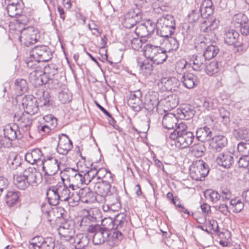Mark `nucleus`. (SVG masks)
Returning <instances> with one entry per match:
<instances>
[{"mask_svg":"<svg viewBox=\"0 0 249 249\" xmlns=\"http://www.w3.org/2000/svg\"><path fill=\"white\" fill-rule=\"evenodd\" d=\"M176 29L175 20L171 15H163L158 18L156 23V32L159 36L169 37Z\"/></svg>","mask_w":249,"mask_h":249,"instance_id":"obj_1","label":"nucleus"},{"mask_svg":"<svg viewBox=\"0 0 249 249\" xmlns=\"http://www.w3.org/2000/svg\"><path fill=\"white\" fill-rule=\"evenodd\" d=\"M167 51L160 46L147 44L144 47L145 56L154 63L159 65L163 63L166 59Z\"/></svg>","mask_w":249,"mask_h":249,"instance_id":"obj_2","label":"nucleus"},{"mask_svg":"<svg viewBox=\"0 0 249 249\" xmlns=\"http://www.w3.org/2000/svg\"><path fill=\"white\" fill-rule=\"evenodd\" d=\"M190 175L193 179L202 180L208 175L209 168L203 160H197L190 166Z\"/></svg>","mask_w":249,"mask_h":249,"instance_id":"obj_3","label":"nucleus"},{"mask_svg":"<svg viewBox=\"0 0 249 249\" xmlns=\"http://www.w3.org/2000/svg\"><path fill=\"white\" fill-rule=\"evenodd\" d=\"M128 218L124 213H120L116 215L114 218L115 231H113L112 237L119 241H121L124 238L123 232L124 231L127 226Z\"/></svg>","mask_w":249,"mask_h":249,"instance_id":"obj_4","label":"nucleus"},{"mask_svg":"<svg viewBox=\"0 0 249 249\" xmlns=\"http://www.w3.org/2000/svg\"><path fill=\"white\" fill-rule=\"evenodd\" d=\"M39 38V34L38 30L33 27L29 26L20 31L19 40L25 46H29L36 43Z\"/></svg>","mask_w":249,"mask_h":249,"instance_id":"obj_5","label":"nucleus"},{"mask_svg":"<svg viewBox=\"0 0 249 249\" xmlns=\"http://www.w3.org/2000/svg\"><path fill=\"white\" fill-rule=\"evenodd\" d=\"M87 231L90 233H94L92 242L95 245L103 244L107 240L111 233L107 230L102 229L99 224L91 225L89 226Z\"/></svg>","mask_w":249,"mask_h":249,"instance_id":"obj_6","label":"nucleus"},{"mask_svg":"<svg viewBox=\"0 0 249 249\" xmlns=\"http://www.w3.org/2000/svg\"><path fill=\"white\" fill-rule=\"evenodd\" d=\"M57 125V120L52 114H48L44 116L40 124L38 126L37 130L41 135L49 133L51 130H53Z\"/></svg>","mask_w":249,"mask_h":249,"instance_id":"obj_7","label":"nucleus"},{"mask_svg":"<svg viewBox=\"0 0 249 249\" xmlns=\"http://www.w3.org/2000/svg\"><path fill=\"white\" fill-rule=\"evenodd\" d=\"M30 55L37 61L47 62L52 59V54L48 47L36 46L30 52Z\"/></svg>","mask_w":249,"mask_h":249,"instance_id":"obj_8","label":"nucleus"},{"mask_svg":"<svg viewBox=\"0 0 249 249\" xmlns=\"http://www.w3.org/2000/svg\"><path fill=\"white\" fill-rule=\"evenodd\" d=\"M31 116L21 111L16 112L14 121L17 123L18 128L21 129L24 132H28L32 125Z\"/></svg>","mask_w":249,"mask_h":249,"instance_id":"obj_9","label":"nucleus"},{"mask_svg":"<svg viewBox=\"0 0 249 249\" xmlns=\"http://www.w3.org/2000/svg\"><path fill=\"white\" fill-rule=\"evenodd\" d=\"M41 165L45 175L48 176L55 175L59 169L58 160L53 157L44 158L41 162Z\"/></svg>","mask_w":249,"mask_h":249,"instance_id":"obj_10","label":"nucleus"},{"mask_svg":"<svg viewBox=\"0 0 249 249\" xmlns=\"http://www.w3.org/2000/svg\"><path fill=\"white\" fill-rule=\"evenodd\" d=\"M76 193L75 201H81L83 203L89 204L97 201V198L96 194L89 187H84L79 189L78 191H75Z\"/></svg>","mask_w":249,"mask_h":249,"instance_id":"obj_11","label":"nucleus"},{"mask_svg":"<svg viewBox=\"0 0 249 249\" xmlns=\"http://www.w3.org/2000/svg\"><path fill=\"white\" fill-rule=\"evenodd\" d=\"M142 92L140 90L131 91L127 100L128 106L135 111H139L143 107Z\"/></svg>","mask_w":249,"mask_h":249,"instance_id":"obj_12","label":"nucleus"},{"mask_svg":"<svg viewBox=\"0 0 249 249\" xmlns=\"http://www.w3.org/2000/svg\"><path fill=\"white\" fill-rule=\"evenodd\" d=\"M22 105L24 111L23 112L33 115L38 111V106L36 99L31 95L24 96L22 100Z\"/></svg>","mask_w":249,"mask_h":249,"instance_id":"obj_13","label":"nucleus"},{"mask_svg":"<svg viewBox=\"0 0 249 249\" xmlns=\"http://www.w3.org/2000/svg\"><path fill=\"white\" fill-rule=\"evenodd\" d=\"M179 85V81L175 77H162L158 83L162 89L167 91H177Z\"/></svg>","mask_w":249,"mask_h":249,"instance_id":"obj_14","label":"nucleus"},{"mask_svg":"<svg viewBox=\"0 0 249 249\" xmlns=\"http://www.w3.org/2000/svg\"><path fill=\"white\" fill-rule=\"evenodd\" d=\"M30 82L35 87H37L49 82V78L43 74L41 69H36L31 72L29 76Z\"/></svg>","mask_w":249,"mask_h":249,"instance_id":"obj_15","label":"nucleus"},{"mask_svg":"<svg viewBox=\"0 0 249 249\" xmlns=\"http://www.w3.org/2000/svg\"><path fill=\"white\" fill-rule=\"evenodd\" d=\"M72 170L74 172H76L73 169ZM66 182L68 184L69 187L74 191L78 189L82 184H88L85 176H83L79 173H75L74 175L69 176L66 179Z\"/></svg>","mask_w":249,"mask_h":249,"instance_id":"obj_16","label":"nucleus"},{"mask_svg":"<svg viewBox=\"0 0 249 249\" xmlns=\"http://www.w3.org/2000/svg\"><path fill=\"white\" fill-rule=\"evenodd\" d=\"M194 138V135L191 131L181 133L175 139L176 145L180 149L187 148L192 143Z\"/></svg>","mask_w":249,"mask_h":249,"instance_id":"obj_17","label":"nucleus"},{"mask_svg":"<svg viewBox=\"0 0 249 249\" xmlns=\"http://www.w3.org/2000/svg\"><path fill=\"white\" fill-rule=\"evenodd\" d=\"M58 138L59 141L56 150L59 154L66 155L72 148V142L70 140L68 136L65 134L59 135Z\"/></svg>","mask_w":249,"mask_h":249,"instance_id":"obj_18","label":"nucleus"},{"mask_svg":"<svg viewBox=\"0 0 249 249\" xmlns=\"http://www.w3.org/2000/svg\"><path fill=\"white\" fill-rule=\"evenodd\" d=\"M218 165L225 168H230L234 163L233 154L225 151L218 154L216 158Z\"/></svg>","mask_w":249,"mask_h":249,"instance_id":"obj_19","label":"nucleus"},{"mask_svg":"<svg viewBox=\"0 0 249 249\" xmlns=\"http://www.w3.org/2000/svg\"><path fill=\"white\" fill-rule=\"evenodd\" d=\"M23 173L25 175L30 185L36 186L40 181L41 174L35 168L29 167Z\"/></svg>","mask_w":249,"mask_h":249,"instance_id":"obj_20","label":"nucleus"},{"mask_svg":"<svg viewBox=\"0 0 249 249\" xmlns=\"http://www.w3.org/2000/svg\"><path fill=\"white\" fill-rule=\"evenodd\" d=\"M58 230L59 234L64 240L72 243L75 237L74 236V230L72 226L66 222L60 225Z\"/></svg>","mask_w":249,"mask_h":249,"instance_id":"obj_21","label":"nucleus"},{"mask_svg":"<svg viewBox=\"0 0 249 249\" xmlns=\"http://www.w3.org/2000/svg\"><path fill=\"white\" fill-rule=\"evenodd\" d=\"M219 21L216 19L204 20L200 25V30L202 32L208 33V35L215 36L214 30L217 28Z\"/></svg>","mask_w":249,"mask_h":249,"instance_id":"obj_22","label":"nucleus"},{"mask_svg":"<svg viewBox=\"0 0 249 249\" xmlns=\"http://www.w3.org/2000/svg\"><path fill=\"white\" fill-rule=\"evenodd\" d=\"M97 185H98L97 189L95 191L98 193L97 195H96L97 202H104L106 201L105 196L111 194V185L104 182H102V183H99Z\"/></svg>","mask_w":249,"mask_h":249,"instance_id":"obj_23","label":"nucleus"},{"mask_svg":"<svg viewBox=\"0 0 249 249\" xmlns=\"http://www.w3.org/2000/svg\"><path fill=\"white\" fill-rule=\"evenodd\" d=\"M239 36V33L233 29L226 30L224 37L225 43L228 45H234L236 47H238L241 45L237 41Z\"/></svg>","mask_w":249,"mask_h":249,"instance_id":"obj_24","label":"nucleus"},{"mask_svg":"<svg viewBox=\"0 0 249 249\" xmlns=\"http://www.w3.org/2000/svg\"><path fill=\"white\" fill-rule=\"evenodd\" d=\"M213 133L211 128L204 126L198 128L196 131V138L199 141L205 142L209 141L213 138Z\"/></svg>","mask_w":249,"mask_h":249,"instance_id":"obj_25","label":"nucleus"},{"mask_svg":"<svg viewBox=\"0 0 249 249\" xmlns=\"http://www.w3.org/2000/svg\"><path fill=\"white\" fill-rule=\"evenodd\" d=\"M3 132L5 137L11 141L20 139L22 137L21 133L15 124H13V126L6 125L3 129Z\"/></svg>","mask_w":249,"mask_h":249,"instance_id":"obj_26","label":"nucleus"},{"mask_svg":"<svg viewBox=\"0 0 249 249\" xmlns=\"http://www.w3.org/2000/svg\"><path fill=\"white\" fill-rule=\"evenodd\" d=\"M206 59L203 55H193L191 58L189 65L196 71H200L205 67Z\"/></svg>","mask_w":249,"mask_h":249,"instance_id":"obj_27","label":"nucleus"},{"mask_svg":"<svg viewBox=\"0 0 249 249\" xmlns=\"http://www.w3.org/2000/svg\"><path fill=\"white\" fill-rule=\"evenodd\" d=\"M56 186L60 201H66L67 199L75 193L74 190H71V188L69 187V185L66 182H64L63 185L57 184Z\"/></svg>","mask_w":249,"mask_h":249,"instance_id":"obj_28","label":"nucleus"},{"mask_svg":"<svg viewBox=\"0 0 249 249\" xmlns=\"http://www.w3.org/2000/svg\"><path fill=\"white\" fill-rule=\"evenodd\" d=\"M46 196L51 205L55 206L59 204L60 197L56 185L51 186L48 188L46 191Z\"/></svg>","mask_w":249,"mask_h":249,"instance_id":"obj_29","label":"nucleus"},{"mask_svg":"<svg viewBox=\"0 0 249 249\" xmlns=\"http://www.w3.org/2000/svg\"><path fill=\"white\" fill-rule=\"evenodd\" d=\"M181 81L183 86L189 89L195 88L198 84L197 77L192 73L183 74Z\"/></svg>","mask_w":249,"mask_h":249,"instance_id":"obj_30","label":"nucleus"},{"mask_svg":"<svg viewBox=\"0 0 249 249\" xmlns=\"http://www.w3.org/2000/svg\"><path fill=\"white\" fill-rule=\"evenodd\" d=\"M42 156L43 154L41 150L39 148H35L26 154L25 159L32 164L37 163L39 165L38 163H41L42 160H41Z\"/></svg>","mask_w":249,"mask_h":249,"instance_id":"obj_31","label":"nucleus"},{"mask_svg":"<svg viewBox=\"0 0 249 249\" xmlns=\"http://www.w3.org/2000/svg\"><path fill=\"white\" fill-rule=\"evenodd\" d=\"M212 139L213 142L212 147L217 152H220L223 148L226 147L228 143L227 138L223 135H213Z\"/></svg>","mask_w":249,"mask_h":249,"instance_id":"obj_32","label":"nucleus"},{"mask_svg":"<svg viewBox=\"0 0 249 249\" xmlns=\"http://www.w3.org/2000/svg\"><path fill=\"white\" fill-rule=\"evenodd\" d=\"M178 123L177 117L173 113H168L165 115L162 121L163 126L168 129H174Z\"/></svg>","mask_w":249,"mask_h":249,"instance_id":"obj_33","label":"nucleus"},{"mask_svg":"<svg viewBox=\"0 0 249 249\" xmlns=\"http://www.w3.org/2000/svg\"><path fill=\"white\" fill-rule=\"evenodd\" d=\"M7 1L6 7L8 15L11 17H16L19 15L22 11V5L21 3H10Z\"/></svg>","mask_w":249,"mask_h":249,"instance_id":"obj_34","label":"nucleus"},{"mask_svg":"<svg viewBox=\"0 0 249 249\" xmlns=\"http://www.w3.org/2000/svg\"><path fill=\"white\" fill-rule=\"evenodd\" d=\"M137 63L140 68V72L143 75L147 76L150 75L153 70L152 64L148 60L141 61L140 59H137Z\"/></svg>","mask_w":249,"mask_h":249,"instance_id":"obj_35","label":"nucleus"},{"mask_svg":"<svg viewBox=\"0 0 249 249\" xmlns=\"http://www.w3.org/2000/svg\"><path fill=\"white\" fill-rule=\"evenodd\" d=\"M14 183L17 188L22 190H25L30 186L23 173L14 176Z\"/></svg>","mask_w":249,"mask_h":249,"instance_id":"obj_36","label":"nucleus"},{"mask_svg":"<svg viewBox=\"0 0 249 249\" xmlns=\"http://www.w3.org/2000/svg\"><path fill=\"white\" fill-rule=\"evenodd\" d=\"M136 8H133L130 9L125 15L129 18L130 19H132L133 20H135V22L139 23L141 21L142 14V10L140 9V7L136 2L135 4Z\"/></svg>","mask_w":249,"mask_h":249,"instance_id":"obj_37","label":"nucleus"},{"mask_svg":"<svg viewBox=\"0 0 249 249\" xmlns=\"http://www.w3.org/2000/svg\"><path fill=\"white\" fill-rule=\"evenodd\" d=\"M195 113V111L192 107L189 105H184L180 109L178 110L179 117L182 119L188 120L192 118Z\"/></svg>","mask_w":249,"mask_h":249,"instance_id":"obj_38","label":"nucleus"},{"mask_svg":"<svg viewBox=\"0 0 249 249\" xmlns=\"http://www.w3.org/2000/svg\"><path fill=\"white\" fill-rule=\"evenodd\" d=\"M89 242V239L87 235L83 234L77 235L72 242L75 243V247L78 249H83L87 247Z\"/></svg>","mask_w":249,"mask_h":249,"instance_id":"obj_39","label":"nucleus"},{"mask_svg":"<svg viewBox=\"0 0 249 249\" xmlns=\"http://www.w3.org/2000/svg\"><path fill=\"white\" fill-rule=\"evenodd\" d=\"M162 102L167 109H172L178 106L179 100L176 94H171L165 98Z\"/></svg>","mask_w":249,"mask_h":249,"instance_id":"obj_40","label":"nucleus"},{"mask_svg":"<svg viewBox=\"0 0 249 249\" xmlns=\"http://www.w3.org/2000/svg\"><path fill=\"white\" fill-rule=\"evenodd\" d=\"M19 198V193L17 191H8L5 196V201L7 205L11 207L17 203Z\"/></svg>","mask_w":249,"mask_h":249,"instance_id":"obj_41","label":"nucleus"},{"mask_svg":"<svg viewBox=\"0 0 249 249\" xmlns=\"http://www.w3.org/2000/svg\"><path fill=\"white\" fill-rule=\"evenodd\" d=\"M153 32V27H152L151 30H149L148 29V26L145 23H142L138 25L135 30L137 36L141 37L148 36Z\"/></svg>","mask_w":249,"mask_h":249,"instance_id":"obj_42","label":"nucleus"},{"mask_svg":"<svg viewBox=\"0 0 249 249\" xmlns=\"http://www.w3.org/2000/svg\"><path fill=\"white\" fill-rule=\"evenodd\" d=\"M247 21H249L247 17L243 13H239L232 17L231 22L235 28H238L239 27Z\"/></svg>","mask_w":249,"mask_h":249,"instance_id":"obj_43","label":"nucleus"},{"mask_svg":"<svg viewBox=\"0 0 249 249\" xmlns=\"http://www.w3.org/2000/svg\"><path fill=\"white\" fill-rule=\"evenodd\" d=\"M219 52V49L217 46L211 45L206 48L203 55L207 60H210L215 57Z\"/></svg>","mask_w":249,"mask_h":249,"instance_id":"obj_44","label":"nucleus"},{"mask_svg":"<svg viewBox=\"0 0 249 249\" xmlns=\"http://www.w3.org/2000/svg\"><path fill=\"white\" fill-rule=\"evenodd\" d=\"M43 73L49 78V82L51 80V77L57 73V67L54 64H48L44 68Z\"/></svg>","mask_w":249,"mask_h":249,"instance_id":"obj_45","label":"nucleus"},{"mask_svg":"<svg viewBox=\"0 0 249 249\" xmlns=\"http://www.w3.org/2000/svg\"><path fill=\"white\" fill-rule=\"evenodd\" d=\"M86 216L92 223H95L100 221L102 218L101 213L100 210L96 208L88 210Z\"/></svg>","mask_w":249,"mask_h":249,"instance_id":"obj_46","label":"nucleus"},{"mask_svg":"<svg viewBox=\"0 0 249 249\" xmlns=\"http://www.w3.org/2000/svg\"><path fill=\"white\" fill-rule=\"evenodd\" d=\"M159 103V102L155 96H150L143 104V107L148 111H152L157 107Z\"/></svg>","mask_w":249,"mask_h":249,"instance_id":"obj_47","label":"nucleus"},{"mask_svg":"<svg viewBox=\"0 0 249 249\" xmlns=\"http://www.w3.org/2000/svg\"><path fill=\"white\" fill-rule=\"evenodd\" d=\"M175 127L176 128H174V131L169 135L170 139L173 140H175L176 138L178 137V135H180L181 133L188 131L186 130L187 126L183 123H179Z\"/></svg>","mask_w":249,"mask_h":249,"instance_id":"obj_48","label":"nucleus"},{"mask_svg":"<svg viewBox=\"0 0 249 249\" xmlns=\"http://www.w3.org/2000/svg\"><path fill=\"white\" fill-rule=\"evenodd\" d=\"M15 89L19 92H25L28 89L27 81L24 79L18 78L15 82Z\"/></svg>","mask_w":249,"mask_h":249,"instance_id":"obj_49","label":"nucleus"},{"mask_svg":"<svg viewBox=\"0 0 249 249\" xmlns=\"http://www.w3.org/2000/svg\"><path fill=\"white\" fill-rule=\"evenodd\" d=\"M206 72L209 75L217 73L219 70V65L217 61H212L205 67Z\"/></svg>","mask_w":249,"mask_h":249,"instance_id":"obj_50","label":"nucleus"},{"mask_svg":"<svg viewBox=\"0 0 249 249\" xmlns=\"http://www.w3.org/2000/svg\"><path fill=\"white\" fill-rule=\"evenodd\" d=\"M102 220V229L107 230L109 232L110 230L115 231V224H114V219L111 217L105 218Z\"/></svg>","mask_w":249,"mask_h":249,"instance_id":"obj_51","label":"nucleus"},{"mask_svg":"<svg viewBox=\"0 0 249 249\" xmlns=\"http://www.w3.org/2000/svg\"><path fill=\"white\" fill-rule=\"evenodd\" d=\"M97 170L94 168H91L89 170H87L84 173V176L85 177L86 182L88 184L93 181L94 183H96L97 181Z\"/></svg>","mask_w":249,"mask_h":249,"instance_id":"obj_52","label":"nucleus"},{"mask_svg":"<svg viewBox=\"0 0 249 249\" xmlns=\"http://www.w3.org/2000/svg\"><path fill=\"white\" fill-rule=\"evenodd\" d=\"M206 148L204 144L199 143L192 146V152L195 156L200 157L204 155Z\"/></svg>","mask_w":249,"mask_h":249,"instance_id":"obj_53","label":"nucleus"},{"mask_svg":"<svg viewBox=\"0 0 249 249\" xmlns=\"http://www.w3.org/2000/svg\"><path fill=\"white\" fill-rule=\"evenodd\" d=\"M7 161L12 165L13 168H16L20 164V158L15 152L10 153Z\"/></svg>","mask_w":249,"mask_h":249,"instance_id":"obj_54","label":"nucleus"},{"mask_svg":"<svg viewBox=\"0 0 249 249\" xmlns=\"http://www.w3.org/2000/svg\"><path fill=\"white\" fill-rule=\"evenodd\" d=\"M190 67V65L185 60H181L177 62L176 70L178 73L185 74V72Z\"/></svg>","mask_w":249,"mask_h":249,"instance_id":"obj_55","label":"nucleus"},{"mask_svg":"<svg viewBox=\"0 0 249 249\" xmlns=\"http://www.w3.org/2000/svg\"><path fill=\"white\" fill-rule=\"evenodd\" d=\"M237 150L242 155L249 156V141L240 142L237 145Z\"/></svg>","mask_w":249,"mask_h":249,"instance_id":"obj_56","label":"nucleus"},{"mask_svg":"<svg viewBox=\"0 0 249 249\" xmlns=\"http://www.w3.org/2000/svg\"><path fill=\"white\" fill-rule=\"evenodd\" d=\"M202 17L200 9H196L189 14L188 19L190 22L195 23L197 22Z\"/></svg>","mask_w":249,"mask_h":249,"instance_id":"obj_57","label":"nucleus"},{"mask_svg":"<svg viewBox=\"0 0 249 249\" xmlns=\"http://www.w3.org/2000/svg\"><path fill=\"white\" fill-rule=\"evenodd\" d=\"M43 241L44 238L43 237L40 236H35L30 242V248L39 249Z\"/></svg>","mask_w":249,"mask_h":249,"instance_id":"obj_58","label":"nucleus"},{"mask_svg":"<svg viewBox=\"0 0 249 249\" xmlns=\"http://www.w3.org/2000/svg\"><path fill=\"white\" fill-rule=\"evenodd\" d=\"M219 112L220 116L222 119L221 121L224 123V124H228L230 121V112L224 107L219 108Z\"/></svg>","mask_w":249,"mask_h":249,"instance_id":"obj_59","label":"nucleus"},{"mask_svg":"<svg viewBox=\"0 0 249 249\" xmlns=\"http://www.w3.org/2000/svg\"><path fill=\"white\" fill-rule=\"evenodd\" d=\"M60 101L62 104H66L71 100L72 95L69 91H61L59 93L58 96Z\"/></svg>","mask_w":249,"mask_h":249,"instance_id":"obj_60","label":"nucleus"},{"mask_svg":"<svg viewBox=\"0 0 249 249\" xmlns=\"http://www.w3.org/2000/svg\"><path fill=\"white\" fill-rule=\"evenodd\" d=\"M234 134L237 139H244L247 137L248 130L246 127L239 128L234 129Z\"/></svg>","mask_w":249,"mask_h":249,"instance_id":"obj_61","label":"nucleus"},{"mask_svg":"<svg viewBox=\"0 0 249 249\" xmlns=\"http://www.w3.org/2000/svg\"><path fill=\"white\" fill-rule=\"evenodd\" d=\"M53 242H54V239L53 237H48L44 238V241L42 242L39 249H51Z\"/></svg>","mask_w":249,"mask_h":249,"instance_id":"obj_62","label":"nucleus"},{"mask_svg":"<svg viewBox=\"0 0 249 249\" xmlns=\"http://www.w3.org/2000/svg\"><path fill=\"white\" fill-rule=\"evenodd\" d=\"M206 194L209 196V198L213 203H216L220 199V194L217 192L213 190L207 191Z\"/></svg>","mask_w":249,"mask_h":249,"instance_id":"obj_63","label":"nucleus"},{"mask_svg":"<svg viewBox=\"0 0 249 249\" xmlns=\"http://www.w3.org/2000/svg\"><path fill=\"white\" fill-rule=\"evenodd\" d=\"M238 164L240 168H248L249 167V156L242 155L238 161Z\"/></svg>","mask_w":249,"mask_h":249,"instance_id":"obj_64","label":"nucleus"}]
</instances>
